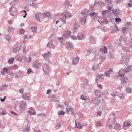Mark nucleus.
I'll list each match as a JSON object with an SVG mask.
<instances>
[{"label":"nucleus","instance_id":"obj_7","mask_svg":"<svg viewBox=\"0 0 132 132\" xmlns=\"http://www.w3.org/2000/svg\"><path fill=\"white\" fill-rule=\"evenodd\" d=\"M20 109L24 110L26 109L27 106L26 103L24 101H22L20 102Z\"/></svg>","mask_w":132,"mask_h":132},{"label":"nucleus","instance_id":"obj_2","mask_svg":"<svg viewBox=\"0 0 132 132\" xmlns=\"http://www.w3.org/2000/svg\"><path fill=\"white\" fill-rule=\"evenodd\" d=\"M43 69L46 75H48L51 70L50 68L48 65L46 63L44 64L43 65Z\"/></svg>","mask_w":132,"mask_h":132},{"label":"nucleus","instance_id":"obj_49","mask_svg":"<svg viewBox=\"0 0 132 132\" xmlns=\"http://www.w3.org/2000/svg\"><path fill=\"white\" fill-rule=\"evenodd\" d=\"M26 59L25 60L26 61L28 62H30L31 61V57H30L28 58H27L26 57Z\"/></svg>","mask_w":132,"mask_h":132},{"label":"nucleus","instance_id":"obj_22","mask_svg":"<svg viewBox=\"0 0 132 132\" xmlns=\"http://www.w3.org/2000/svg\"><path fill=\"white\" fill-rule=\"evenodd\" d=\"M89 40L91 44H94L96 43V39L92 36H90L89 39Z\"/></svg>","mask_w":132,"mask_h":132},{"label":"nucleus","instance_id":"obj_55","mask_svg":"<svg viewBox=\"0 0 132 132\" xmlns=\"http://www.w3.org/2000/svg\"><path fill=\"white\" fill-rule=\"evenodd\" d=\"M112 71V69L111 68H110L109 69V70L108 71H106L105 72H106L109 75H110V72Z\"/></svg>","mask_w":132,"mask_h":132},{"label":"nucleus","instance_id":"obj_10","mask_svg":"<svg viewBox=\"0 0 132 132\" xmlns=\"http://www.w3.org/2000/svg\"><path fill=\"white\" fill-rule=\"evenodd\" d=\"M104 76V74L97 75H96V78L95 80L96 82H97L98 81L100 82L103 80V78H102V76Z\"/></svg>","mask_w":132,"mask_h":132},{"label":"nucleus","instance_id":"obj_19","mask_svg":"<svg viewBox=\"0 0 132 132\" xmlns=\"http://www.w3.org/2000/svg\"><path fill=\"white\" fill-rule=\"evenodd\" d=\"M92 100H91V101L93 102L92 103H95L96 105H98V104L101 102L100 100L97 99L96 97L94 99H92Z\"/></svg>","mask_w":132,"mask_h":132},{"label":"nucleus","instance_id":"obj_27","mask_svg":"<svg viewBox=\"0 0 132 132\" xmlns=\"http://www.w3.org/2000/svg\"><path fill=\"white\" fill-rule=\"evenodd\" d=\"M30 130V126H28L27 125V126H26V128H24L23 130V132H29Z\"/></svg>","mask_w":132,"mask_h":132},{"label":"nucleus","instance_id":"obj_30","mask_svg":"<svg viewBox=\"0 0 132 132\" xmlns=\"http://www.w3.org/2000/svg\"><path fill=\"white\" fill-rule=\"evenodd\" d=\"M73 110V109L71 107H69L68 108H67L66 109V110L67 112L68 113L69 111H71V114H73V113L72 112Z\"/></svg>","mask_w":132,"mask_h":132},{"label":"nucleus","instance_id":"obj_64","mask_svg":"<svg viewBox=\"0 0 132 132\" xmlns=\"http://www.w3.org/2000/svg\"><path fill=\"white\" fill-rule=\"evenodd\" d=\"M89 15L90 16H93L95 15L96 13L95 12H92L90 13H89Z\"/></svg>","mask_w":132,"mask_h":132},{"label":"nucleus","instance_id":"obj_34","mask_svg":"<svg viewBox=\"0 0 132 132\" xmlns=\"http://www.w3.org/2000/svg\"><path fill=\"white\" fill-rule=\"evenodd\" d=\"M42 15L44 17L49 18L50 16V13L49 12H46L44 14H42Z\"/></svg>","mask_w":132,"mask_h":132},{"label":"nucleus","instance_id":"obj_63","mask_svg":"<svg viewBox=\"0 0 132 132\" xmlns=\"http://www.w3.org/2000/svg\"><path fill=\"white\" fill-rule=\"evenodd\" d=\"M19 92L20 93L22 94L24 92V89L22 88L20 89L19 90Z\"/></svg>","mask_w":132,"mask_h":132},{"label":"nucleus","instance_id":"obj_13","mask_svg":"<svg viewBox=\"0 0 132 132\" xmlns=\"http://www.w3.org/2000/svg\"><path fill=\"white\" fill-rule=\"evenodd\" d=\"M30 110L28 111V112L30 115H35L36 114V112L34 110L32 107H31L29 109Z\"/></svg>","mask_w":132,"mask_h":132},{"label":"nucleus","instance_id":"obj_23","mask_svg":"<svg viewBox=\"0 0 132 132\" xmlns=\"http://www.w3.org/2000/svg\"><path fill=\"white\" fill-rule=\"evenodd\" d=\"M81 13L84 17H85V18L88 15V11L87 10H84V12H82Z\"/></svg>","mask_w":132,"mask_h":132},{"label":"nucleus","instance_id":"obj_3","mask_svg":"<svg viewBox=\"0 0 132 132\" xmlns=\"http://www.w3.org/2000/svg\"><path fill=\"white\" fill-rule=\"evenodd\" d=\"M51 55V53L50 51H48V53L42 54V55L43 57L48 62L51 63V62L49 61V58Z\"/></svg>","mask_w":132,"mask_h":132},{"label":"nucleus","instance_id":"obj_29","mask_svg":"<svg viewBox=\"0 0 132 132\" xmlns=\"http://www.w3.org/2000/svg\"><path fill=\"white\" fill-rule=\"evenodd\" d=\"M22 97L23 99L26 100H28L30 99L29 97L27 96V95L25 94H22Z\"/></svg>","mask_w":132,"mask_h":132},{"label":"nucleus","instance_id":"obj_33","mask_svg":"<svg viewBox=\"0 0 132 132\" xmlns=\"http://www.w3.org/2000/svg\"><path fill=\"white\" fill-rule=\"evenodd\" d=\"M64 4L66 8H68L69 7L70 4L68 0H66L65 2L64 3ZM70 6L71 7L72 6V5H70Z\"/></svg>","mask_w":132,"mask_h":132},{"label":"nucleus","instance_id":"obj_56","mask_svg":"<svg viewBox=\"0 0 132 132\" xmlns=\"http://www.w3.org/2000/svg\"><path fill=\"white\" fill-rule=\"evenodd\" d=\"M115 19L116 20V22H120L121 21V19L119 18H116Z\"/></svg>","mask_w":132,"mask_h":132},{"label":"nucleus","instance_id":"obj_5","mask_svg":"<svg viewBox=\"0 0 132 132\" xmlns=\"http://www.w3.org/2000/svg\"><path fill=\"white\" fill-rule=\"evenodd\" d=\"M21 45L19 44L14 45L12 48L13 52L15 53L18 52L21 49Z\"/></svg>","mask_w":132,"mask_h":132},{"label":"nucleus","instance_id":"obj_48","mask_svg":"<svg viewBox=\"0 0 132 132\" xmlns=\"http://www.w3.org/2000/svg\"><path fill=\"white\" fill-rule=\"evenodd\" d=\"M60 20L62 21L64 24H66V20L64 19L63 18H60Z\"/></svg>","mask_w":132,"mask_h":132},{"label":"nucleus","instance_id":"obj_6","mask_svg":"<svg viewBox=\"0 0 132 132\" xmlns=\"http://www.w3.org/2000/svg\"><path fill=\"white\" fill-rule=\"evenodd\" d=\"M71 25L72 26L73 30H77L79 26V24L75 21H72Z\"/></svg>","mask_w":132,"mask_h":132},{"label":"nucleus","instance_id":"obj_16","mask_svg":"<svg viewBox=\"0 0 132 132\" xmlns=\"http://www.w3.org/2000/svg\"><path fill=\"white\" fill-rule=\"evenodd\" d=\"M64 13H65L63 16V17L65 18H67L68 17L71 18L72 16L71 14L67 11H64Z\"/></svg>","mask_w":132,"mask_h":132},{"label":"nucleus","instance_id":"obj_31","mask_svg":"<svg viewBox=\"0 0 132 132\" xmlns=\"http://www.w3.org/2000/svg\"><path fill=\"white\" fill-rule=\"evenodd\" d=\"M37 28V27H34L33 26L31 27V29L32 31L34 33H36L37 32L36 29Z\"/></svg>","mask_w":132,"mask_h":132},{"label":"nucleus","instance_id":"obj_43","mask_svg":"<svg viewBox=\"0 0 132 132\" xmlns=\"http://www.w3.org/2000/svg\"><path fill=\"white\" fill-rule=\"evenodd\" d=\"M14 59L13 57L9 59L8 61V63L10 64H12L13 61Z\"/></svg>","mask_w":132,"mask_h":132},{"label":"nucleus","instance_id":"obj_4","mask_svg":"<svg viewBox=\"0 0 132 132\" xmlns=\"http://www.w3.org/2000/svg\"><path fill=\"white\" fill-rule=\"evenodd\" d=\"M106 126L111 129L114 128L118 131L119 130V128L120 127V124H107Z\"/></svg>","mask_w":132,"mask_h":132},{"label":"nucleus","instance_id":"obj_32","mask_svg":"<svg viewBox=\"0 0 132 132\" xmlns=\"http://www.w3.org/2000/svg\"><path fill=\"white\" fill-rule=\"evenodd\" d=\"M126 26L130 29L131 28L132 25L131 22H127L126 23Z\"/></svg>","mask_w":132,"mask_h":132},{"label":"nucleus","instance_id":"obj_58","mask_svg":"<svg viewBox=\"0 0 132 132\" xmlns=\"http://www.w3.org/2000/svg\"><path fill=\"white\" fill-rule=\"evenodd\" d=\"M58 40L61 41V42H63L64 40V39L62 37H59L57 38Z\"/></svg>","mask_w":132,"mask_h":132},{"label":"nucleus","instance_id":"obj_41","mask_svg":"<svg viewBox=\"0 0 132 132\" xmlns=\"http://www.w3.org/2000/svg\"><path fill=\"white\" fill-rule=\"evenodd\" d=\"M127 29L128 28H127L123 27L122 30V32L123 34H126V31Z\"/></svg>","mask_w":132,"mask_h":132},{"label":"nucleus","instance_id":"obj_38","mask_svg":"<svg viewBox=\"0 0 132 132\" xmlns=\"http://www.w3.org/2000/svg\"><path fill=\"white\" fill-rule=\"evenodd\" d=\"M109 11L107 10H103L102 11V15L104 16L106 14H108Z\"/></svg>","mask_w":132,"mask_h":132},{"label":"nucleus","instance_id":"obj_51","mask_svg":"<svg viewBox=\"0 0 132 132\" xmlns=\"http://www.w3.org/2000/svg\"><path fill=\"white\" fill-rule=\"evenodd\" d=\"M131 88L129 87L126 88V92L127 93H131Z\"/></svg>","mask_w":132,"mask_h":132},{"label":"nucleus","instance_id":"obj_11","mask_svg":"<svg viewBox=\"0 0 132 132\" xmlns=\"http://www.w3.org/2000/svg\"><path fill=\"white\" fill-rule=\"evenodd\" d=\"M71 33V32L69 31H65L63 35V37L65 38H68L70 36Z\"/></svg>","mask_w":132,"mask_h":132},{"label":"nucleus","instance_id":"obj_46","mask_svg":"<svg viewBox=\"0 0 132 132\" xmlns=\"http://www.w3.org/2000/svg\"><path fill=\"white\" fill-rule=\"evenodd\" d=\"M88 80L86 79H85V80L84 83L83 84V86H86L88 85Z\"/></svg>","mask_w":132,"mask_h":132},{"label":"nucleus","instance_id":"obj_24","mask_svg":"<svg viewBox=\"0 0 132 132\" xmlns=\"http://www.w3.org/2000/svg\"><path fill=\"white\" fill-rule=\"evenodd\" d=\"M112 13L116 16H117L119 14V10L116 9V10H112Z\"/></svg>","mask_w":132,"mask_h":132},{"label":"nucleus","instance_id":"obj_28","mask_svg":"<svg viewBox=\"0 0 132 132\" xmlns=\"http://www.w3.org/2000/svg\"><path fill=\"white\" fill-rule=\"evenodd\" d=\"M8 85H5L2 84L0 88V90L1 91L4 90L5 89V88L7 87Z\"/></svg>","mask_w":132,"mask_h":132},{"label":"nucleus","instance_id":"obj_17","mask_svg":"<svg viewBox=\"0 0 132 132\" xmlns=\"http://www.w3.org/2000/svg\"><path fill=\"white\" fill-rule=\"evenodd\" d=\"M58 97V96L57 95H51L48 98H50L52 102H55L56 101L55 99H57Z\"/></svg>","mask_w":132,"mask_h":132},{"label":"nucleus","instance_id":"obj_18","mask_svg":"<svg viewBox=\"0 0 132 132\" xmlns=\"http://www.w3.org/2000/svg\"><path fill=\"white\" fill-rule=\"evenodd\" d=\"M80 22L81 25H84L86 23V19L85 17H82L80 20Z\"/></svg>","mask_w":132,"mask_h":132},{"label":"nucleus","instance_id":"obj_60","mask_svg":"<svg viewBox=\"0 0 132 132\" xmlns=\"http://www.w3.org/2000/svg\"><path fill=\"white\" fill-rule=\"evenodd\" d=\"M38 116H46V115L45 114H44L43 113H42L39 114H37Z\"/></svg>","mask_w":132,"mask_h":132},{"label":"nucleus","instance_id":"obj_53","mask_svg":"<svg viewBox=\"0 0 132 132\" xmlns=\"http://www.w3.org/2000/svg\"><path fill=\"white\" fill-rule=\"evenodd\" d=\"M119 97L121 99H124L125 97L123 94H120L119 95Z\"/></svg>","mask_w":132,"mask_h":132},{"label":"nucleus","instance_id":"obj_52","mask_svg":"<svg viewBox=\"0 0 132 132\" xmlns=\"http://www.w3.org/2000/svg\"><path fill=\"white\" fill-rule=\"evenodd\" d=\"M105 56L104 55L101 56L100 57V59L101 61H103L104 60H105Z\"/></svg>","mask_w":132,"mask_h":132},{"label":"nucleus","instance_id":"obj_15","mask_svg":"<svg viewBox=\"0 0 132 132\" xmlns=\"http://www.w3.org/2000/svg\"><path fill=\"white\" fill-rule=\"evenodd\" d=\"M42 14L40 12H37L35 15V18L36 20L38 21H40V19L41 18Z\"/></svg>","mask_w":132,"mask_h":132},{"label":"nucleus","instance_id":"obj_9","mask_svg":"<svg viewBox=\"0 0 132 132\" xmlns=\"http://www.w3.org/2000/svg\"><path fill=\"white\" fill-rule=\"evenodd\" d=\"M80 58L78 56H77L75 57H73L72 59V64L76 65L78 63Z\"/></svg>","mask_w":132,"mask_h":132},{"label":"nucleus","instance_id":"obj_50","mask_svg":"<svg viewBox=\"0 0 132 132\" xmlns=\"http://www.w3.org/2000/svg\"><path fill=\"white\" fill-rule=\"evenodd\" d=\"M70 38L71 39H73L74 40H76L78 39L77 37L76 36L74 35L71 36H70Z\"/></svg>","mask_w":132,"mask_h":132},{"label":"nucleus","instance_id":"obj_59","mask_svg":"<svg viewBox=\"0 0 132 132\" xmlns=\"http://www.w3.org/2000/svg\"><path fill=\"white\" fill-rule=\"evenodd\" d=\"M4 72H6L7 73L8 72V69L6 67H4L3 68Z\"/></svg>","mask_w":132,"mask_h":132},{"label":"nucleus","instance_id":"obj_26","mask_svg":"<svg viewBox=\"0 0 132 132\" xmlns=\"http://www.w3.org/2000/svg\"><path fill=\"white\" fill-rule=\"evenodd\" d=\"M15 29L14 27L9 26L8 27L7 31L9 33H11L13 32L14 30Z\"/></svg>","mask_w":132,"mask_h":132},{"label":"nucleus","instance_id":"obj_61","mask_svg":"<svg viewBox=\"0 0 132 132\" xmlns=\"http://www.w3.org/2000/svg\"><path fill=\"white\" fill-rule=\"evenodd\" d=\"M61 124H56L55 126V128L58 129H59L61 127Z\"/></svg>","mask_w":132,"mask_h":132},{"label":"nucleus","instance_id":"obj_8","mask_svg":"<svg viewBox=\"0 0 132 132\" xmlns=\"http://www.w3.org/2000/svg\"><path fill=\"white\" fill-rule=\"evenodd\" d=\"M86 36L82 32L79 33L77 36L78 39L79 40H82L85 39Z\"/></svg>","mask_w":132,"mask_h":132},{"label":"nucleus","instance_id":"obj_42","mask_svg":"<svg viewBox=\"0 0 132 132\" xmlns=\"http://www.w3.org/2000/svg\"><path fill=\"white\" fill-rule=\"evenodd\" d=\"M113 30L116 32H117L119 31L118 28L116 25H115L114 26L113 28Z\"/></svg>","mask_w":132,"mask_h":132},{"label":"nucleus","instance_id":"obj_62","mask_svg":"<svg viewBox=\"0 0 132 132\" xmlns=\"http://www.w3.org/2000/svg\"><path fill=\"white\" fill-rule=\"evenodd\" d=\"M23 53H24V54H26V52L27 51L26 50V47L25 46H24L23 47Z\"/></svg>","mask_w":132,"mask_h":132},{"label":"nucleus","instance_id":"obj_57","mask_svg":"<svg viewBox=\"0 0 132 132\" xmlns=\"http://www.w3.org/2000/svg\"><path fill=\"white\" fill-rule=\"evenodd\" d=\"M122 2V0H117L115 2V3L117 4H119L121 3Z\"/></svg>","mask_w":132,"mask_h":132},{"label":"nucleus","instance_id":"obj_14","mask_svg":"<svg viewBox=\"0 0 132 132\" xmlns=\"http://www.w3.org/2000/svg\"><path fill=\"white\" fill-rule=\"evenodd\" d=\"M55 45L54 44H52V42H48L46 45V47L49 49H54L55 48Z\"/></svg>","mask_w":132,"mask_h":132},{"label":"nucleus","instance_id":"obj_44","mask_svg":"<svg viewBox=\"0 0 132 132\" xmlns=\"http://www.w3.org/2000/svg\"><path fill=\"white\" fill-rule=\"evenodd\" d=\"M110 55V59L111 60H112L114 58V56L113 54H112L111 53H109Z\"/></svg>","mask_w":132,"mask_h":132},{"label":"nucleus","instance_id":"obj_20","mask_svg":"<svg viewBox=\"0 0 132 132\" xmlns=\"http://www.w3.org/2000/svg\"><path fill=\"white\" fill-rule=\"evenodd\" d=\"M94 92L95 94L98 98H100L102 95V93H101L100 90H95L94 91Z\"/></svg>","mask_w":132,"mask_h":132},{"label":"nucleus","instance_id":"obj_36","mask_svg":"<svg viewBox=\"0 0 132 132\" xmlns=\"http://www.w3.org/2000/svg\"><path fill=\"white\" fill-rule=\"evenodd\" d=\"M81 98L84 100H86L88 99V98L85 95H82L81 96Z\"/></svg>","mask_w":132,"mask_h":132},{"label":"nucleus","instance_id":"obj_25","mask_svg":"<svg viewBox=\"0 0 132 132\" xmlns=\"http://www.w3.org/2000/svg\"><path fill=\"white\" fill-rule=\"evenodd\" d=\"M107 47L105 46H104V48L103 49H100V51L102 53H103L104 54H105L107 53Z\"/></svg>","mask_w":132,"mask_h":132},{"label":"nucleus","instance_id":"obj_39","mask_svg":"<svg viewBox=\"0 0 132 132\" xmlns=\"http://www.w3.org/2000/svg\"><path fill=\"white\" fill-rule=\"evenodd\" d=\"M5 38L8 41H10L11 39V37L10 35H5Z\"/></svg>","mask_w":132,"mask_h":132},{"label":"nucleus","instance_id":"obj_1","mask_svg":"<svg viewBox=\"0 0 132 132\" xmlns=\"http://www.w3.org/2000/svg\"><path fill=\"white\" fill-rule=\"evenodd\" d=\"M131 70H132V65H130L128 66L125 70H122L123 71L125 72L123 74H120L119 73V72H118L119 76L122 78L121 79L122 83H123V84H126L129 81L128 78L126 76H124V75L125 74V72H128Z\"/></svg>","mask_w":132,"mask_h":132},{"label":"nucleus","instance_id":"obj_21","mask_svg":"<svg viewBox=\"0 0 132 132\" xmlns=\"http://www.w3.org/2000/svg\"><path fill=\"white\" fill-rule=\"evenodd\" d=\"M40 65V63L38 61H35L33 63V66L34 67L37 69L39 68V66Z\"/></svg>","mask_w":132,"mask_h":132},{"label":"nucleus","instance_id":"obj_40","mask_svg":"<svg viewBox=\"0 0 132 132\" xmlns=\"http://www.w3.org/2000/svg\"><path fill=\"white\" fill-rule=\"evenodd\" d=\"M65 114V112L62 111H61L59 112L58 113V114L59 116H60L61 115L63 116Z\"/></svg>","mask_w":132,"mask_h":132},{"label":"nucleus","instance_id":"obj_54","mask_svg":"<svg viewBox=\"0 0 132 132\" xmlns=\"http://www.w3.org/2000/svg\"><path fill=\"white\" fill-rule=\"evenodd\" d=\"M93 50V49H90L88 50H87V51L86 53L87 54H88L89 53H93L92 52V51Z\"/></svg>","mask_w":132,"mask_h":132},{"label":"nucleus","instance_id":"obj_47","mask_svg":"<svg viewBox=\"0 0 132 132\" xmlns=\"http://www.w3.org/2000/svg\"><path fill=\"white\" fill-rule=\"evenodd\" d=\"M27 73L28 74H31L33 73V71L31 69L29 68L27 69Z\"/></svg>","mask_w":132,"mask_h":132},{"label":"nucleus","instance_id":"obj_12","mask_svg":"<svg viewBox=\"0 0 132 132\" xmlns=\"http://www.w3.org/2000/svg\"><path fill=\"white\" fill-rule=\"evenodd\" d=\"M65 45L66 48L68 49H69V48H74L73 43L70 42L67 43L65 44Z\"/></svg>","mask_w":132,"mask_h":132},{"label":"nucleus","instance_id":"obj_35","mask_svg":"<svg viewBox=\"0 0 132 132\" xmlns=\"http://www.w3.org/2000/svg\"><path fill=\"white\" fill-rule=\"evenodd\" d=\"M98 65H94L92 66V69L93 70L95 71L99 68Z\"/></svg>","mask_w":132,"mask_h":132},{"label":"nucleus","instance_id":"obj_37","mask_svg":"<svg viewBox=\"0 0 132 132\" xmlns=\"http://www.w3.org/2000/svg\"><path fill=\"white\" fill-rule=\"evenodd\" d=\"M131 124H123V128L125 129H126L128 127H129Z\"/></svg>","mask_w":132,"mask_h":132},{"label":"nucleus","instance_id":"obj_45","mask_svg":"<svg viewBox=\"0 0 132 132\" xmlns=\"http://www.w3.org/2000/svg\"><path fill=\"white\" fill-rule=\"evenodd\" d=\"M75 126L76 127L80 129L81 128L83 127L81 124H75Z\"/></svg>","mask_w":132,"mask_h":132}]
</instances>
